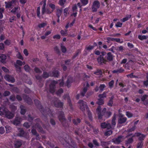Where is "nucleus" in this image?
<instances>
[{
	"label": "nucleus",
	"instance_id": "052dcab7",
	"mask_svg": "<svg viewBox=\"0 0 148 148\" xmlns=\"http://www.w3.org/2000/svg\"><path fill=\"white\" fill-rule=\"evenodd\" d=\"M107 123L104 122L101 123V126L102 128L104 129L107 128Z\"/></svg>",
	"mask_w": 148,
	"mask_h": 148
},
{
	"label": "nucleus",
	"instance_id": "e433bc0d",
	"mask_svg": "<svg viewBox=\"0 0 148 148\" xmlns=\"http://www.w3.org/2000/svg\"><path fill=\"white\" fill-rule=\"evenodd\" d=\"M66 0H59L58 4L61 6H63L65 3Z\"/></svg>",
	"mask_w": 148,
	"mask_h": 148
},
{
	"label": "nucleus",
	"instance_id": "4d7b16f0",
	"mask_svg": "<svg viewBox=\"0 0 148 148\" xmlns=\"http://www.w3.org/2000/svg\"><path fill=\"white\" fill-rule=\"evenodd\" d=\"M47 25V23H43L41 24H39L38 25V27L40 28H43L45 26H46Z\"/></svg>",
	"mask_w": 148,
	"mask_h": 148
},
{
	"label": "nucleus",
	"instance_id": "49530a36",
	"mask_svg": "<svg viewBox=\"0 0 148 148\" xmlns=\"http://www.w3.org/2000/svg\"><path fill=\"white\" fill-rule=\"evenodd\" d=\"M108 142L105 141L101 142V145L104 148L108 146Z\"/></svg>",
	"mask_w": 148,
	"mask_h": 148
},
{
	"label": "nucleus",
	"instance_id": "58836bf2",
	"mask_svg": "<svg viewBox=\"0 0 148 148\" xmlns=\"http://www.w3.org/2000/svg\"><path fill=\"white\" fill-rule=\"evenodd\" d=\"M81 3L82 5L85 6L88 3V0H80Z\"/></svg>",
	"mask_w": 148,
	"mask_h": 148
},
{
	"label": "nucleus",
	"instance_id": "09e8293b",
	"mask_svg": "<svg viewBox=\"0 0 148 148\" xmlns=\"http://www.w3.org/2000/svg\"><path fill=\"white\" fill-rule=\"evenodd\" d=\"M126 115L128 118H131L133 116V114L129 111L126 112Z\"/></svg>",
	"mask_w": 148,
	"mask_h": 148
},
{
	"label": "nucleus",
	"instance_id": "13d9d810",
	"mask_svg": "<svg viewBox=\"0 0 148 148\" xmlns=\"http://www.w3.org/2000/svg\"><path fill=\"white\" fill-rule=\"evenodd\" d=\"M116 117L115 116H114L113 117L112 119V120L111 121V124L112 125H116Z\"/></svg>",
	"mask_w": 148,
	"mask_h": 148
},
{
	"label": "nucleus",
	"instance_id": "4c0bfd02",
	"mask_svg": "<svg viewBox=\"0 0 148 148\" xmlns=\"http://www.w3.org/2000/svg\"><path fill=\"white\" fill-rule=\"evenodd\" d=\"M31 132L32 134L36 136L37 137L39 136V134L37 133L36 131L34 129H32L31 130Z\"/></svg>",
	"mask_w": 148,
	"mask_h": 148
},
{
	"label": "nucleus",
	"instance_id": "5701e85b",
	"mask_svg": "<svg viewBox=\"0 0 148 148\" xmlns=\"http://www.w3.org/2000/svg\"><path fill=\"white\" fill-rule=\"evenodd\" d=\"M73 81V78L68 77L66 82V86L69 88L71 86V84L72 82Z\"/></svg>",
	"mask_w": 148,
	"mask_h": 148
},
{
	"label": "nucleus",
	"instance_id": "412c9836",
	"mask_svg": "<svg viewBox=\"0 0 148 148\" xmlns=\"http://www.w3.org/2000/svg\"><path fill=\"white\" fill-rule=\"evenodd\" d=\"M0 62L2 63H5V60L7 58V56L4 54H0Z\"/></svg>",
	"mask_w": 148,
	"mask_h": 148
},
{
	"label": "nucleus",
	"instance_id": "338daca9",
	"mask_svg": "<svg viewBox=\"0 0 148 148\" xmlns=\"http://www.w3.org/2000/svg\"><path fill=\"white\" fill-rule=\"evenodd\" d=\"M6 132L7 133H9L10 132L11 127L9 126H6L5 127Z\"/></svg>",
	"mask_w": 148,
	"mask_h": 148
},
{
	"label": "nucleus",
	"instance_id": "5fc2aeb1",
	"mask_svg": "<svg viewBox=\"0 0 148 148\" xmlns=\"http://www.w3.org/2000/svg\"><path fill=\"white\" fill-rule=\"evenodd\" d=\"M34 71L35 72L37 73H42V71L39 68L36 67L34 69Z\"/></svg>",
	"mask_w": 148,
	"mask_h": 148
},
{
	"label": "nucleus",
	"instance_id": "dca6fc26",
	"mask_svg": "<svg viewBox=\"0 0 148 148\" xmlns=\"http://www.w3.org/2000/svg\"><path fill=\"white\" fill-rule=\"evenodd\" d=\"M105 58L107 61L111 62L113 60V56L111 52H109L107 53V56Z\"/></svg>",
	"mask_w": 148,
	"mask_h": 148
},
{
	"label": "nucleus",
	"instance_id": "473e14b6",
	"mask_svg": "<svg viewBox=\"0 0 148 148\" xmlns=\"http://www.w3.org/2000/svg\"><path fill=\"white\" fill-rule=\"evenodd\" d=\"M96 103L99 106L102 105L104 103V99L99 98Z\"/></svg>",
	"mask_w": 148,
	"mask_h": 148
},
{
	"label": "nucleus",
	"instance_id": "79ce46f5",
	"mask_svg": "<svg viewBox=\"0 0 148 148\" xmlns=\"http://www.w3.org/2000/svg\"><path fill=\"white\" fill-rule=\"evenodd\" d=\"M40 7H38L37 8L36 10L37 15L38 18H40Z\"/></svg>",
	"mask_w": 148,
	"mask_h": 148
},
{
	"label": "nucleus",
	"instance_id": "bb28decb",
	"mask_svg": "<svg viewBox=\"0 0 148 148\" xmlns=\"http://www.w3.org/2000/svg\"><path fill=\"white\" fill-rule=\"evenodd\" d=\"M25 107L23 105L20 106V108L21 109L20 113L21 114L24 115L26 112V109L24 108Z\"/></svg>",
	"mask_w": 148,
	"mask_h": 148
},
{
	"label": "nucleus",
	"instance_id": "ea45409f",
	"mask_svg": "<svg viewBox=\"0 0 148 148\" xmlns=\"http://www.w3.org/2000/svg\"><path fill=\"white\" fill-rule=\"evenodd\" d=\"M138 38L140 40H143L146 39L147 38V37L145 35H138Z\"/></svg>",
	"mask_w": 148,
	"mask_h": 148
},
{
	"label": "nucleus",
	"instance_id": "39448f33",
	"mask_svg": "<svg viewBox=\"0 0 148 148\" xmlns=\"http://www.w3.org/2000/svg\"><path fill=\"white\" fill-rule=\"evenodd\" d=\"M100 3L98 0L95 1L92 3L91 7V9L92 12H97V9L100 8Z\"/></svg>",
	"mask_w": 148,
	"mask_h": 148
},
{
	"label": "nucleus",
	"instance_id": "20e7f679",
	"mask_svg": "<svg viewBox=\"0 0 148 148\" xmlns=\"http://www.w3.org/2000/svg\"><path fill=\"white\" fill-rule=\"evenodd\" d=\"M0 114L1 115H5V116L8 119H11L14 117V114L9 111L7 109L0 108Z\"/></svg>",
	"mask_w": 148,
	"mask_h": 148
},
{
	"label": "nucleus",
	"instance_id": "c9c22d12",
	"mask_svg": "<svg viewBox=\"0 0 148 148\" xmlns=\"http://www.w3.org/2000/svg\"><path fill=\"white\" fill-rule=\"evenodd\" d=\"M81 52V50L80 49H77L76 53H75V54L73 55V56L72 57V59H74L77 56H78L79 54Z\"/></svg>",
	"mask_w": 148,
	"mask_h": 148
},
{
	"label": "nucleus",
	"instance_id": "c85d7f7f",
	"mask_svg": "<svg viewBox=\"0 0 148 148\" xmlns=\"http://www.w3.org/2000/svg\"><path fill=\"white\" fill-rule=\"evenodd\" d=\"M108 92L104 91L102 94H99L98 95L99 98L102 99L103 98H106L107 97V94Z\"/></svg>",
	"mask_w": 148,
	"mask_h": 148
},
{
	"label": "nucleus",
	"instance_id": "680f3d73",
	"mask_svg": "<svg viewBox=\"0 0 148 148\" xmlns=\"http://www.w3.org/2000/svg\"><path fill=\"white\" fill-rule=\"evenodd\" d=\"M38 131L39 132H40L43 134H45L46 133L45 131L43 130V128L42 127H40L38 128Z\"/></svg>",
	"mask_w": 148,
	"mask_h": 148
},
{
	"label": "nucleus",
	"instance_id": "0e129e2a",
	"mask_svg": "<svg viewBox=\"0 0 148 148\" xmlns=\"http://www.w3.org/2000/svg\"><path fill=\"white\" fill-rule=\"evenodd\" d=\"M10 94V92L8 91H5L3 93V95L4 97H6L9 96Z\"/></svg>",
	"mask_w": 148,
	"mask_h": 148
},
{
	"label": "nucleus",
	"instance_id": "2eb2a0df",
	"mask_svg": "<svg viewBox=\"0 0 148 148\" xmlns=\"http://www.w3.org/2000/svg\"><path fill=\"white\" fill-rule=\"evenodd\" d=\"M54 106L56 108H62L64 105L63 102L59 100H56L53 102Z\"/></svg>",
	"mask_w": 148,
	"mask_h": 148
},
{
	"label": "nucleus",
	"instance_id": "774afa93",
	"mask_svg": "<svg viewBox=\"0 0 148 148\" xmlns=\"http://www.w3.org/2000/svg\"><path fill=\"white\" fill-rule=\"evenodd\" d=\"M143 146V142L140 141L137 144V148H142Z\"/></svg>",
	"mask_w": 148,
	"mask_h": 148
},
{
	"label": "nucleus",
	"instance_id": "6e6552de",
	"mask_svg": "<svg viewBox=\"0 0 148 148\" xmlns=\"http://www.w3.org/2000/svg\"><path fill=\"white\" fill-rule=\"evenodd\" d=\"M106 108H104L101 112V107L99 106L96 109V112L98 116V118L99 119H101L102 118L103 116V114H104V112H105L106 111Z\"/></svg>",
	"mask_w": 148,
	"mask_h": 148
},
{
	"label": "nucleus",
	"instance_id": "e2e57ef3",
	"mask_svg": "<svg viewBox=\"0 0 148 148\" xmlns=\"http://www.w3.org/2000/svg\"><path fill=\"white\" fill-rule=\"evenodd\" d=\"M24 69L27 72H29L30 70V67L27 65H25L24 66Z\"/></svg>",
	"mask_w": 148,
	"mask_h": 148
},
{
	"label": "nucleus",
	"instance_id": "cd10ccee",
	"mask_svg": "<svg viewBox=\"0 0 148 148\" xmlns=\"http://www.w3.org/2000/svg\"><path fill=\"white\" fill-rule=\"evenodd\" d=\"M131 16L132 15L131 14H127L125 17L123 18L122 19H121V21L122 22H125L130 18L131 17Z\"/></svg>",
	"mask_w": 148,
	"mask_h": 148
},
{
	"label": "nucleus",
	"instance_id": "6e6d98bb",
	"mask_svg": "<svg viewBox=\"0 0 148 148\" xmlns=\"http://www.w3.org/2000/svg\"><path fill=\"white\" fill-rule=\"evenodd\" d=\"M135 129V126H133L132 128L128 129L127 131L128 132H131L134 131Z\"/></svg>",
	"mask_w": 148,
	"mask_h": 148
},
{
	"label": "nucleus",
	"instance_id": "7ed1b4c3",
	"mask_svg": "<svg viewBox=\"0 0 148 148\" xmlns=\"http://www.w3.org/2000/svg\"><path fill=\"white\" fill-rule=\"evenodd\" d=\"M58 118L63 127H66L69 126V125L66 122V119L63 112L60 111L59 112Z\"/></svg>",
	"mask_w": 148,
	"mask_h": 148
},
{
	"label": "nucleus",
	"instance_id": "f8f14e48",
	"mask_svg": "<svg viewBox=\"0 0 148 148\" xmlns=\"http://www.w3.org/2000/svg\"><path fill=\"white\" fill-rule=\"evenodd\" d=\"M23 97L24 101L26 102L28 104L30 105L32 104L33 103L32 101L28 95L25 94H23Z\"/></svg>",
	"mask_w": 148,
	"mask_h": 148
},
{
	"label": "nucleus",
	"instance_id": "aec40b11",
	"mask_svg": "<svg viewBox=\"0 0 148 148\" xmlns=\"http://www.w3.org/2000/svg\"><path fill=\"white\" fill-rule=\"evenodd\" d=\"M21 118L19 117H16L13 122V123L16 125H19L21 123Z\"/></svg>",
	"mask_w": 148,
	"mask_h": 148
},
{
	"label": "nucleus",
	"instance_id": "0eeeda50",
	"mask_svg": "<svg viewBox=\"0 0 148 148\" xmlns=\"http://www.w3.org/2000/svg\"><path fill=\"white\" fill-rule=\"evenodd\" d=\"M58 83V82L54 80L52 81L49 85V91L52 94L55 92L56 86Z\"/></svg>",
	"mask_w": 148,
	"mask_h": 148
},
{
	"label": "nucleus",
	"instance_id": "7c9ffc66",
	"mask_svg": "<svg viewBox=\"0 0 148 148\" xmlns=\"http://www.w3.org/2000/svg\"><path fill=\"white\" fill-rule=\"evenodd\" d=\"M87 90L88 89L87 87L84 88L82 91L80 93V95L82 97H83L84 96L85 94L87 92Z\"/></svg>",
	"mask_w": 148,
	"mask_h": 148
},
{
	"label": "nucleus",
	"instance_id": "4468645a",
	"mask_svg": "<svg viewBox=\"0 0 148 148\" xmlns=\"http://www.w3.org/2000/svg\"><path fill=\"white\" fill-rule=\"evenodd\" d=\"M4 79L7 81L11 83H14L15 82L14 77L8 74L5 75L4 77Z\"/></svg>",
	"mask_w": 148,
	"mask_h": 148
},
{
	"label": "nucleus",
	"instance_id": "ddd939ff",
	"mask_svg": "<svg viewBox=\"0 0 148 148\" xmlns=\"http://www.w3.org/2000/svg\"><path fill=\"white\" fill-rule=\"evenodd\" d=\"M97 61L98 63L100 65H102L103 64H106L107 60L104 58L102 56H100L97 58Z\"/></svg>",
	"mask_w": 148,
	"mask_h": 148
},
{
	"label": "nucleus",
	"instance_id": "3c124183",
	"mask_svg": "<svg viewBox=\"0 0 148 148\" xmlns=\"http://www.w3.org/2000/svg\"><path fill=\"white\" fill-rule=\"evenodd\" d=\"M63 92V90L62 88L59 89L56 92L57 95H59Z\"/></svg>",
	"mask_w": 148,
	"mask_h": 148
},
{
	"label": "nucleus",
	"instance_id": "a211bd4d",
	"mask_svg": "<svg viewBox=\"0 0 148 148\" xmlns=\"http://www.w3.org/2000/svg\"><path fill=\"white\" fill-rule=\"evenodd\" d=\"M59 72L58 70H54L51 73H50V77H58L59 76Z\"/></svg>",
	"mask_w": 148,
	"mask_h": 148
},
{
	"label": "nucleus",
	"instance_id": "6ab92c4d",
	"mask_svg": "<svg viewBox=\"0 0 148 148\" xmlns=\"http://www.w3.org/2000/svg\"><path fill=\"white\" fill-rule=\"evenodd\" d=\"M22 140H16L14 143V147L15 148H19L22 145Z\"/></svg>",
	"mask_w": 148,
	"mask_h": 148
},
{
	"label": "nucleus",
	"instance_id": "423d86ee",
	"mask_svg": "<svg viewBox=\"0 0 148 148\" xmlns=\"http://www.w3.org/2000/svg\"><path fill=\"white\" fill-rule=\"evenodd\" d=\"M42 1L43 2V5L42 8V15H43L45 13L48 14H51L53 12V11H50L49 8L46 9V1Z\"/></svg>",
	"mask_w": 148,
	"mask_h": 148
},
{
	"label": "nucleus",
	"instance_id": "f257e3e1",
	"mask_svg": "<svg viewBox=\"0 0 148 148\" xmlns=\"http://www.w3.org/2000/svg\"><path fill=\"white\" fill-rule=\"evenodd\" d=\"M34 101L36 107L40 111L43 115L45 117H47V115L50 117L53 116V111L49 108H47L45 109H44L40 101L38 99H34Z\"/></svg>",
	"mask_w": 148,
	"mask_h": 148
},
{
	"label": "nucleus",
	"instance_id": "1a4fd4ad",
	"mask_svg": "<svg viewBox=\"0 0 148 148\" xmlns=\"http://www.w3.org/2000/svg\"><path fill=\"white\" fill-rule=\"evenodd\" d=\"M127 118L122 114H119L118 117V123L119 124H122L127 121Z\"/></svg>",
	"mask_w": 148,
	"mask_h": 148
},
{
	"label": "nucleus",
	"instance_id": "72a5a7b5",
	"mask_svg": "<svg viewBox=\"0 0 148 148\" xmlns=\"http://www.w3.org/2000/svg\"><path fill=\"white\" fill-rule=\"evenodd\" d=\"M94 73L96 75H102V72L101 70L97 69L96 71Z\"/></svg>",
	"mask_w": 148,
	"mask_h": 148
},
{
	"label": "nucleus",
	"instance_id": "393cba45",
	"mask_svg": "<svg viewBox=\"0 0 148 148\" xmlns=\"http://www.w3.org/2000/svg\"><path fill=\"white\" fill-rule=\"evenodd\" d=\"M51 72H49L48 73L47 72L44 71L43 72L42 75V78L46 79L50 77Z\"/></svg>",
	"mask_w": 148,
	"mask_h": 148
},
{
	"label": "nucleus",
	"instance_id": "603ef678",
	"mask_svg": "<svg viewBox=\"0 0 148 148\" xmlns=\"http://www.w3.org/2000/svg\"><path fill=\"white\" fill-rule=\"evenodd\" d=\"M49 6L52 9V11H53V12L56 8V5L54 4L50 3L49 4Z\"/></svg>",
	"mask_w": 148,
	"mask_h": 148
},
{
	"label": "nucleus",
	"instance_id": "9b49d317",
	"mask_svg": "<svg viewBox=\"0 0 148 148\" xmlns=\"http://www.w3.org/2000/svg\"><path fill=\"white\" fill-rule=\"evenodd\" d=\"M123 136L120 135L117 138H114L112 139V141L113 143L116 144H119L121 143L123 139Z\"/></svg>",
	"mask_w": 148,
	"mask_h": 148
},
{
	"label": "nucleus",
	"instance_id": "b1692460",
	"mask_svg": "<svg viewBox=\"0 0 148 148\" xmlns=\"http://www.w3.org/2000/svg\"><path fill=\"white\" fill-rule=\"evenodd\" d=\"M14 1L12 0L11 1L8 2L5 1V7L6 8H11L12 5V4L14 2Z\"/></svg>",
	"mask_w": 148,
	"mask_h": 148
},
{
	"label": "nucleus",
	"instance_id": "a18cd8bd",
	"mask_svg": "<svg viewBox=\"0 0 148 148\" xmlns=\"http://www.w3.org/2000/svg\"><path fill=\"white\" fill-rule=\"evenodd\" d=\"M92 142L95 147H98L99 146V144L96 139H95L93 140Z\"/></svg>",
	"mask_w": 148,
	"mask_h": 148
},
{
	"label": "nucleus",
	"instance_id": "864d4df0",
	"mask_svg": "<svg viewBox=\"0 0 148 148\" xmlns=\"http://www.w3.org/2000/svg\"><path fill=\"white\" fill-rule=\"evenodd\" d=\"M77 7L76 4H74L73 6L72 7V11L73 12H77Z\"/></svg>",
	"mask_w": 148,
	"mask_h": 148
},
{
	"label": "nucleus",
	"instance_id": "c756f323",
	"mask_svg": "<svg viewBox=\"0 0 148 148\" xmlns=\"http://www.w3.org/2000/svg\"><path fill=\"white\" fill-rule=\"evenodd\" d=\"M114 98V96H112L110 98L108 102V103L107 105L108 106L110 107H111L112 106L113 103V99Z\"/></svg>",
	"mask_w": 148,
	"mask_h": 148
},
{
	"label": "nucleus",
	"instance_id": "37998d69",
	"mask_svg": "<svg viewBox=\"0 0 148 148\" xmlns=\"http://www.w3.org/2000/svg\"><path fill=\"white\" fill-rule=\"evenodd\" d=\"M111 115V112L110 111H107L106 112L105 111V112H104V114H103V115H105V116L106 117L108 118Z\"/></svg>",
	"mask_w": 148,
	"mask_h": 148
},
{
	"label": "nucleus",
	"instance_id": "c03bdc74",
	"mask_svg": "<svg viewBox=\"0 0 148 148\" xmlns=\"http://www.w3.org/2000/svg\"><path fill=\"white\" fill-rule=\"evenodd\" d=\"M114 84V81L113 80H111L108 83L109 88L111 89L113 87V85Z\"/></svg>",
	"mask_w": 148,
	"mask_h": 148
},
{
	"label": "nucleus",
	"instance_id": "a878e982",
	"mask_svg": "<svg viewBox=\"0 0 148 148\" xmlns=\"http://www.w3.org/2000/svg\"><path fill=\"white\" fill-rule=\"evenodd\" d=\"M73 124L76 125H77L81 122L80 119L79 118H77L76 119H74L72 120Z\"/></svg>",
	"mask_w": 148,
	"mask_h": 148
},
{
	"label": "nucleus",
	"instance_id": "f3484780",
	"mask_svg": "<svg viewBox=\"0 0 148 148\" xmlns=\"http://www.w3.org/2000/svg\"><path fill=\"white\" fill-rule=\"evenodd\" d=\"M62 8H56V14L57 17H60L62 14Z\"/></svg>",
	"mask_w": 148,
	"mask_h": 148
},
{
	"label": "nucleus",
	"instance_id": "9d476101",
	"mask_svg": "<svg viewBox=\"0 0 148 148\" xmlns=\"http://www.w3.org/2000/svg\"><path fill=\"white\" fill-rule=\"evenodd\" d=\"M136 136L138 137V140L140 141H142L144 140L145 138L146 137V135L144 134H142L140 132H136L132 136V137H134Z\"/></svg>",
	"mask_w": 148,
	"mask_h": 148
},
{
	"label": "nucleus",
	"instance_id": "bf43d9fd",
	"mask_svg": "<svg viewBox=\"0 0 148 148\" xmlns=\"http://www.w3.org/2000/svg\"><path fill=\"white\" fill-rule=\"evenodd\" d=\"M114 41H115L119 43H123V41L122 40V41H121L120 39L119 38H113Z\"/></svg>",
	"mask_w": 148,
	"mask_h": 148
},
{
	"label": "nucleus",
	"instance_id": "de8ad7c7",
	"mask_svg": "<svg viewBox=\"0 0 148 148\" xmlns=\"http://www.w3.org/2000/svg\"><path fill=\"white\" fill-rule=\"evenodd\" d=\"M112 133V132L111 130H108L105 132L104 133V135L105 136H108L111 135Z\"/></svg>",
	"mask_w": 148,
	"mask_h": 148
},
{
	"label": "nucleus",
	"instance_id": "8fccbe9b",
	"mask_svg": "<svg viewBox=\"0 0 148 148\" xmlns=\"http://www.w3.org/2000/svg\"><path fill=\"white\" fill-rule=\"evenodd\" d=\"M5 44L7 46H9L11 44V41L10 40L6 39L4 42Z\"/></svg>",
	"mask_w": 148,
	"mask_h": 148
},
{
	"label": "nucleus",
	"instance_id": "4be33fe9",
	"mask_svg": "<svg viewBox=\"0 0 148 148\" xmlns=\"http://www.w3.org/2000/svg\"><path fill=\"white\" fill-rule=\"evenodd\" d=\"M26 133H25L22 129H21L19 131V133L18 134V136L20 137H25Z\"/></svg>",
	"mask_w": 148,
	"mask_h": 148
},
{
	"label": "nucleus",
	"instance_id": "f03ea898",
	"mask_svg": "<svg viewBox=\"0 0 148 148\" xmlns=\"http://www.w3.org/2000/svg\"><path fill=\"white\" fill-rule=\"evenodd\" d=\"M78 103L79 104V108L82 111H84L85 109L88 110V117L90 120L92 121L93 120V118L92 113L89 110V108L86 104V102H84L83 100H79Z\"/></svg>",
	"mask_w": 148,
	"mask_h": 148
},
{
	"label": "nucleus",
	"instance_id": "69168bd1",
	"mask_svg": "<svg viewBox=\"0 0 148 148\" xmlns=\"http://www.w3.org/2000/svg\"><path fill=\"white\" fill-rule=\"evenodd\" d=\"M34 118L32 116H31L30 114L28 115V120L29 122H32Z\"/></svg>",
	"mask_w": 148,
	"mask_h": 148
},
{
	"label": "nucleus",
	"instance_id": "a19ab883",
	"mask_svg": "<svg viewBox=\"0 0 148 148\" xmlns=\"http://www.w3.org/2000/svg\"><path fill=\"white\" fill-rule=\"evenodd\" d=\"M60 47L63 53H65L67 51L66 47L62 45V44H61L60 45Z\"/></svg>",
	"mask_w": 148,
	"mask_h": 148
},
{
	"label": "nucleus",
	"instance_id": "2f4dec72",
	"mask_svg": "<svg viewBox=\"0 0 148 148\" xmlns=\"http://www.w3.org/2000/svg\"><path fill=\"white\" fill-rule=\"evenodd\" d=\"M106 87L105 85L104 84H101L99 87V92L100 93L101 92L104 90V88Z\"/></svg>",
	"mask_w": 148,
	"mask_h": 148
},
{
	"label": "nucleus",
	"instance_id": "f704fd0d",
	"mask_svg": "<svg viewBox=\"0 0 148 148\" xmlns=\"http://www.w3.org/2000/svg\"><path fill=\"white\" fill-rule=\"evenodd\" d=\"M60 33L62 36H66L67 35V30L66 29L65 30H62L60 32Z\"/></svg>",
	"mask_w": 148,
	"mask_h": 148
}]
</instances>
